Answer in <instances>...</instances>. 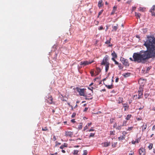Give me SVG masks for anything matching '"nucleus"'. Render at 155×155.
Returning a JSON list of instances; mask_svg holds the SVG:
<instances>
[{"instance_id": "1", "label": "nucleus", "mask_w": 155, "mask_h": 155, "mask_svg": "<svg viewBox=\"0 0 155 155\" xmlns=\"http://www.w3.org/2000/svg\"><path fill=\"white\" fill-rule=\"evenodd\" d=\"M146 41H144L143 45L147 48L146 51L141 50L140 51L148 59L155 57V38L153 36L147 35Z\"/></svg>"}, {"instance_id": "2", "label": "nucleus", "mask_w": 155, "mask_h": 155, "mask_svg": "<svg viewBox=\"0 0 155 155\" xmlns=\"http://www.w3.org/2000/svg\"><path fill=\"white\" fill-rule=\"evenodd\" d=\"M133 59L131 58H129L130 60L134 62L145 63L148 59L144 55L140 52L139 53H134L133 56Z\"/></svg>"}, {"instance_id": "3", "label": "nucleus", "mask_w": 155, "mask_h": 155, "mask_svg": "<svg viewBox=\"0 0 155 155\" xmlns=\"http://www.w3.org/2000/svg\"><path fill=\"white\" fill-rule=\"evenodd\" d=\"M76 90L78 92L80 96L86 97L85 98V99L86 100H89L90 99H92V97H90L89 98H88L87 97V96L88 94L86 91V89L80 88L78 87H77L76 88Z\"/></svg>"}, {"instance_id": "4", "label": "nucleus", "mask_w": 155, "mask_h": 155, "mask_svg": "<svg viewBox=\"0 0 155 155\" xmlns=\"http://www.w3.org/2000/svg\"><path fill=\"white\" fill-rule=\"evenodd\" d=\"M120 61H121L125 66L126 67L127 66H129V63L127 59H125L121 57L120 58Z\"/></svg>"}, {"instance_id": "5", "label": "nucleus", "mask_w": 155, "mask_h": 155, "mask_svg": "<svg viewBox=\"0 0 155 155\" xmlns=\"http://www.w3.org/2000/svg\"><path fill=\"white\" fill-rule=\"evenodd\" d=\"M93 62V61H81L80 62V64L81 65H83L84 66H85L90 64Z\"/></svg>"}, {"instance_id": "6", "label": "nucleus", "mask_w": 155, "mask_h": 155, "mask_svg": "<svg viewBox=\"0 0 155 155\" xmlns=\"http://www.w3.org/2000/svg\"><path fill=\"white\" fill-rule=\"evenodd\" d=\"M109 58V57L107 55H106L104 58L102 62L101 63V65H105L107 63H109L107 62L108 59Z\"/></svg>"}, {"instance_id": "7", "label": "nucleus", "mask_w": 155, "mask_h": 155, "mask_svg": "<svg viewBox=\"0 0 155 155\" xmlns=\"http://www.w3.org/2000/svg\"><path fill=\"white\" fill-rule=\"evenodd\" d=\"M45 98L47 100V102H48L50 104H52V103L53 99L52 97V96L51 95L49 94H48L47 96H46Z\"/></svg>"}, {"instance_id": "8", "label": "nucleus", "mask_w": 155, "mask_h": 155, "mask_svg": "<svg viewBox=\"0 0 155 155\" xmlns=\"http://www.w3.org/2000/svg\"><path fill=\"white\" fill-rule=\"evenodd\" d=\"M139 153L140 155H145V150L143 148H140L139 150Z\"/></svg>"}, {"instance_id": "9", "label": "nucleus", "mask_w": 155, "mask_h": 155, "mask_svg": "<svg viewBox=\"0 0 155 155\" xmlns=\"http://www.w3.org/2000/svg\"><path fill=\"white\" fill-rule=\"evenodd\" d=\"M73 134V132L69 131H66L65 136L67 137H71Z\"/></svg>"}, {"instance_id": "10", "label": "nucleus", "mask_w": 155, "mask_h": 155, "mask_svg": "<svg viewBox=\"0 0 155 155\" xmlns=\"http://www.w3.org/2000/svg\"><path fill=\"white\" fill-rule=\"evenodd\" d=\"M93 84H94V83H92L89 85V86L91 87L90 88L89 87H88V89H89V90H90L91 91L92 93V90L93 89H95V87H94V86H92V85H93Z\"/></svg>"}, {"instance_id": "11", "label": "nucleus", "mask_w": 155, "mask_h": 155, "mask_svg": "<svg viewBox=\"0 0 155 155\" xmlns=\"http://www.w3.org/2000/svg\"><path fill=\"white\" fill-rule=\"evenodd\" d=\"M105 65V71L106 72H107L109 69L110 63H107V64H106Z\"/></svg>"}, {"instance_id": "12", "label": "nucleus", "mask_w": 155, "mask_h": 155, "mask_svg": "<svg viewBox=\"0 0 155 155\" xmlns=\"http://www.w3.org/2000/svg\"><path fill=\"white\" fill-rule=\"evenodd\" d=\"M102 0H100L99 1L98 3V6L100 8L101 7L103 6V4L102 3Z\"/></svg>"}, {"instance_id": "13", "label": "nucleus", "mask_w": 155, "mask_h": 155, "mask_svg": "<svg viewBox=\"0 0 155 155\" xmlns=\"http://www.w3.org/2000/svg\"><path fill=\"white\" fill-rule=\"evenodd\" d=\"M118 25L117 24L116 26H112L113 29L112 30V31H116L118 28Z\"/></svg>"}, {"instance_id": "14", "label": "nucleus", "mask_w": 155, "mask_h": 155, "mask_svg": "<svg viewBox=\"0 0 155 155\" xmlns=\"http://www.w3.org/2000/svg\"><path fill=\"white\" fill-rule=\"evenodd\" d=\"M130 74V73H127L123 74H122V75L125 78H127L129 77Z\"/></svg>"}, {"instance_id": "15", "label": "nucleus", "mask_w": 155, "mask_h": 155, "mask_svg": "<svg viewBox=\"0 0 155 155\" xmlns=\"http://www.w3.org/2000/svg\"><path fill=\"white\" fill-rule=\"evenodd\" d=\"M117 6H114L113 8V10L112 12L111 13V15L114 14L115 12L116 9L117 8Z\"/></svg>"}, {"instance_id": "16", "label": "nucleus", "mask_w": 155, "mask_h": 155, "mask_svg": "<svg viewBox=\"0 0 155 155\" xmlns=\"http://www.w3.org/2000/svg\"><path fill=\"white\" fill-rule=\"evenodd\" d=\"M111 55L113 56V57L115 58H117V54L115 53L114 51H113V52L112 53Z\"/></svg>"}, {"instance_id": "17", "label": "nucleus", "mask_w": 155, "mask_h": 155, "mask_svg": "<svg viewBox=\"0 0 155 155\" xmlns=\"http://www.w3.org/2000/svg\"><path fill=\"white\" fill-rule=\"evenodd\" d=\"M147 127V124L144 125V124H143V125L142 127V131H143L144 130H145L146 129Z\"/></svg>"}, {"instance_id": "18", "label": "nucleus", "mask_w": 155, "mask_h": 155, "mask_svg": "<svg viewBox=\"0 0 155 155\" xmlns=\"http://www.w3.org/2000/svg\"><path fill=\"white\" fill-rule=\"evenodd\" d=\"M106 87H107V88L109 89H110L112 88L113 87V85L111 84L110 85H105Z\"/></svg>"}, {"instance_id": "19", "label": "nucleus", "mask_w": 155, "mask_h": 155, "mask_svg": "<svg viewBox=\"0 0 155 155\" xmlns=\"http://www.w3.org/2000/svg\"><path fill=\"white\" fill-rule=\"evenodd\" d=\"M110 144V142H105L104 144V146L105 147H107L109 146Z\"/></svg>"}, {"instance_id": "20", "label": "nucleus", "mask_w": 155, "mask_h": 155, "mask_svg": "<svg viewBox=\"0 0 155 155\" xmlns=\"http://www.w3.org/2000/svg\"><path fill=\"white\" fill-rule=\"evenodd\" d=\"M125 137V136H124V135L122 136H120V137H118V140H122L124 139Z\"/></svg>"}, {"instance_id": "21", "label": "nucleus", "mask_w": 155, "mask_h": 155, "mask_svg": "<svg viewBox=\"0 0 155 155\" xmlns=\"http://www.w3.org/2000/svg\"><path fill=\"white\" fill-rule=\"evenodd\" d=\"M141 15V14L139 13L136 12H135V16L139 18H140V16Z\"/></svg>"}, {"instance_id": "22", "label": "nucleus", "mask_w": 155, "mask_h": 155, "mask_svg": "<svg viewBox=\"0 0 155 155\" xmlns=\"http://www.w3.org/2000/svg\"><path fill=\"white\" fill-rule=\"evenodd\" d=\"M143 86H141L139 88V89L138 90V92H143Z\"/></svg>"}, {"instance_id": "23", "label": "nucleus", "mask_w": 155, "mask_h": 155, "mask_svg": "<svg viewBox=\"0 0 155 155\" xmlns=\"http://www.w3.org/2000/svg\"><path fill=\"white\" fill-rule=\"evenodd\" d=\"M82 123H79V125L78 127V129H81L82 128Z\"/></svg>"}, {"instance_id": "24", "label": "nucleus", "mask_w": 155, "mask_h": 155, "mask_svg": "<svg viewBox=\"0 0 155 155\" xmlns=\"http://www.w3.org/2000/svg\"><path fill=\"white\" fill-rule=\"evenodd\" d=\"M131 115H127V117L126 118V119L127 120H129L130 119V118L131 117Z\"/></svg>"}, {"instance_id": "25", "label": "nucleus", "mask_w": 155, "mask_h": 155, "mask_svg": "<svg viewBox=\"0 0 155 155\" xmlns=\"http://www.w3.org/2000/svg\"><path fill=\"white\" fill-rule=\"evenodd\" d=\"M118 66L119 69H122L123 68V66L120 63H119L118 64Z\"/></svg>"}, {"instance_id": "26", "label": "nucleus", "mask_w": 155, "mask_h": 155, "mask_svg": "<svg viewBox=\"0 0 155 155\" xmlns=\"http://www.w3.org/2000/svg\"><path fill=\"white\" fill-rule=\"evenodd\" d=\"M145 9H146V8H144V7L142 8V7H140V8L139 10L140 11H141L143 12L144 11Z\"/></svg>"}, {"instance_id": "27", "label": "nucleus", "mask_w": 155, "mask_h": 155, "mask_svg": "<svg viewBox=\"0 0 155 155\" xmlns=\"http://www.w3.org/2000/svg\"><path fill=\"white\" fill-rule=\"evenodd\" d=\"M153 144L152 143H150L149 145L148 146V147L149 150H151L153 147Z\"/></svg>"}, {"instance_id": "28", "label": "nucleus", "mask_w": 155, "mask_h": 155, "mask_svg": "<svg viewBox=\"0 0 155 155\" xmlns=\"http://www.w3.org/2000/svg\"><path fill=\"white\" fill-rule=\"evenodd\" d=\"M90 74H91V76H94V70H91L90 71Z\"/></svg>"}, {"instance_id": "29", "label": "nucleus", "mask_w": 155, "mask_h": 155, "mask_svg": "<svg viewBox=\"0 0 155 155\" xmlns=\"http://www.w3.org/2000/svg\"><path fill=\"white\" fill-rule=\"evenodd\" d=\"M78 150H74V154L77 155L78 154Z\"/></svg>"}, {"instance_id": "30", "label": "nucleus", "mask_w": 155, "mask_h": 155, "mask_svg": "<svg viewBox=\"0 0 155 155\" xmlns=\"http://www.w3.org/2000/svg\"><path fill=\"white\" fill-rule=\"evenodd\" d=\"M155 5H153L151 8V9L150 10V11H154L155 10Z\"/></svg>"}, {"instance_id": "31", "label": "nucleus", "mask_w": 155, "mask_h": 155, "mask_svg": "<svg viewBox=\"0 0 155 155\" xmlns=\"http://www.w3.org/2000/svg\"><path fill=\"white\" fill-rule=\"evenodd\" d=\"M104 10L103 9L101 10L100 12H99L98 15L97 16V18L99 17V16L101 15L102 14V13L103 12Z\"/></svg>"}, {"instance_id": "32", "label": "nucleus", "mask_w": 155, "mask_h": 155, "mask_svg": "<svg viewBox=\"0 0 155 155\" xmlns=\"http://www.w3.org/2000/svg\"><path fill=\"white\" fill-rule=\"evenodd\" d=\"M87 151L86 150H84L83 151V155H87Z\"/></svg>"}, {"instance_id": "33", "label": "nucleus", "mask_w": 155, "mask_h": 155, "mask_svg": "<svg viewBox=\"0 0 155 155\" xmlns=\"http://www.w3.org/2000/svg\"><path fill=\"white\" fill-rule=\"evenodd\" d=\"M150 12L151 13L152 16H155V13L153 11H150Z\"/></svg>"}, {"instance_id": "34", "label": "nucleus", "mask_w": 155, "mask_h": 155, "mask_svg": "<svg viewBox=\"0 0 155 155\" xmlns=\"http://www.w3.org/2000/svg\"><path fill=\"white\" fill-rule=\"evenodd\" d=\"M48 129L46 127H44V128H42V130L43 131H47Z\"/></svg>"}, {"instance_id": "35", "label": "nucleus", "mask_w": 155, "mask_h": 155, "mask_svg": "<svg viewBox=\"0 0 155 155\" xmlns=\"http://www.w3.org/2000/svg\"><path fill=\"white\" fill-rule=\"evenodd\" d=\"M140 139H141V138L139 137V138H138V139H137V140H136V143H138L139 142V141H140Z\"/></svg>"}, {"instance_id": "36", "label": "nucleus", "mask_w": 155, "mask_h": 155, "mask_svg": "<svg viewBox=\"0 0 155 155\" xmlns=\"http://www.w3.org/2000/svg\"><path fill=\"white\" fill-rule=\"evenodd\" d=\"M62 145L64 147H68V144L66 143H64Z\"/></svg>"}, {"instance_id": "37", "label": "nucleus", "mask_w": 155, "mask_h": 155, "mask_svg": "<svg viewBox=\"0 0 155 155\" xmlns=\"http://www.w3.org/2000/svg\"><path fill=\"white\" fill-rule=\"evenodd\" d=\"M114 131H110V135H114Z\"/></svg>"}, {"instance_id": "38", "label": "nucleus", "mask_w": 155, "mask_h": 155, "mask_svg": "<svg viewBox=\"0 0 155 155\" xmlns=\"http://www.w3.org/2000/svg\"><path fill=\"white\" fill-rule=\"evenodd\" d=\"M56 144L55 145V147H57L58 145H60L61 144V143H58L57 141H56Z\"/></svg>"}, {"instance_id": "39", "label": "nucleus", "mask_w": 155, "mask_h": 155, "mask_svg": "<svg viewBox=\"0 0 155 155\" xmlns=\"http://www.w3.org/2000/svg\"><path fill=\"white\" fill-rule=\"evenodd\" d=\"M147 29L146 28L143 29V32L144 33H145L146 32H147Z\"/></svg>"}, {"instance_id": "40", "label": "nucleus", "mask_w": 155, "mask_h": 155, "mask_svg": "<svg viewBox=\"0 0 155 155\" xmlns=\"http://www.w3.org/2000/svg\"><path fill=\"white\" fill-rule=\"evenodd\" d=\"M75 115H76V114L75 113H73L71 116V117L72 118H74L75 117Z\"/></svg>"}, {"instance_id": "41", "label": "nucleus", "mask_w": 155, "mask_h": 155, "mask_svg": "<svg viewBox=\"0 0 155 155\" xmlns=\"http://www.w3.org/2000/svg\"><path fill=\"white\" fill-rule=\"evenodd\" d=\"M110 43V40H107L105 42V43L107 44Z\"/></svg>"}, {"instance_id": "42", "label": "nucleus", "mask_w": 155, "mask_h": 155, "mask_svg": "<svg viewBox=\"0 0 155 155\" xmlns=\"http://www.w3.org/2000/svg\"><path fill=\"white\" fill-rule=\"evenodd\" d=\"M143 94V92H138V95L142 96Z\"/></svg>"}, {"instance_id": "43", "label": "nucleus", "mask_w": 155, "mask_h": 155, "mask_svg": "<svg viewBox=\"0 0 155 155\" xmlns=\"http://www.w3.org/2000/svg\"><path fill=\"white\" fill-rule=\"evenodd\" d=\"M127 123V121H123V124L122 125V126H124Z\"/></svg>"}, {"instance_id": "44", "label": "nucleus", "mask_w": 155, "mask_h": 155, "mask_svg": "<svg viewBox=\"0 0 155 155\" xmlns=\"http://www.w3.org/2000/svg\"><path fill=\"white\" fill-rule=\"evenodd\" d=\"M124 110L125 111L126 110V108L127 107V108H128L129 106H124Z\"/></svg>"}, {"instance_id": "45", "label": "nucleus", "mask_w": 155, "mask_h": 155, "mask_svg": "<svg viewBox=\"0 0 155 155\" xmlns=\"http://www.w3.org/2000/svg\"><path fill=\"white\" fill-rule=\"evenodd\" d=\"M103 29V27L102 26H101L98 29L99 30H101Z\"/></svg>"}, {"instance_id": "46", "label": "nucleus", "mask_w": 155, "mask_h": 155, "mask_svg": "<svg viewBox=\"0 0 155 155\" xmlns=\"http://www.w3.org/2000/svg\"><path fill=\"white\" fill-rule=\"evenodd\" d=\"M151 68H150V67H147V70H146V72L147 73V71H149L150 69Z\"/></svg>"}, {"instance_id": "47", "label": "nucleus", "mask_w": 155, "mask_h": 155, "mask_svg": "<svg viewBox=\"0 0 155 155\" xmlns=\"http://www.w3.org/2000/svg\"><path fill=\"white\" fill-rule=\"evenodd\" d=\"M119 80V78L118 77H117L115 80V82H117Z\"/></svg>"}, {"instance_id": "48", "label": "nucleus", "mask_w": 155, "mask_h": 155, "mask_svg": "<svg viewBox=\"0 0 155 155\" xmlns=\"http://www.w3.org/2000/svg\"><path fill=\"white\" fill-rule=\"evenodd\" d=\"M88 109V107H85L84 109V112L86 111Z\"/></svg>"}, {"instance_id": "49", "label": "nucleus", "mask_w": 155, "mask_h": 155, "mask_svg": "<svg viewBox=\"0 0 155 155\" xmlns=\"http://www.w3.org/2000/svg\"><path fill=\"white\" fill-rule=\"evenodd\" d=\"M133 128V127H129L128 128V130H131Z\"/></svg>"}, {"instance_id": "50", "label": "nucleus", "mask_w": 155, "mask_h": 155, "mask_svg": "<svg viewBox=\"0 0 155 155\" xmlns=\"http://www.w3.org/2000/svg\"><path fill=\"white\" fill-rule=\"evenodd\" d=\"M94 134L93 133H91L90 134V137H93L94 136Z\"/></svg>"}, {"instance_id": "51", "label": "nucleus", "mask_w": 155, "mask_h": 155, "mask_svg": "<svg viewBox=\"0 0 155 155\" xmlns=\"http://www.w3.org/2000/svg\"><path fill=\"white\" fill-rule=\"evenodd\" d=\"M114 62H115V64H117V65H118L119 63H118V62L116 60H115V61H114Z\"/></svg>"}, {"instance_id": "52", "label": "nucleus", "mask_w": 155, "mask_h": 155, "mask_svg": "<svg viewBox=\"0 0 155 155\" xmlns=\"http://www.w3.org/2000/svg\"><path fill=\"white\" fill-rule=\"evenodd\" d=\"M130 152V153H129V155H132V154H134V152L132 151H131Z\"/></svg>"}, {"instance_id": "53", "label": "nucleus", "mask_w": 155, "mask_h": 155, "mask_svg": "<svg viewBox=\"0 0 155 155\" xmlns=\"http://www.w3.org/2000/svg\"><path fill=\"white\" fill-rule=\"evenodd\" d=\"M88 128V127L87 126H86L84 128V130H85L87 129Z\"/></svg>"}, {"instance_id": "54", "label": "nucleus", "mask_w": 155, "mask_h": 155, "mask_svg": "<svg viewBox=\"0 0 155 155\" xmlns=\"http://www.w3.org/2000/svg\"><path fill=\"white\" fill-rule=\"evenodd\" d=\"M148 94H144V96L145 98H147L148 96Z\"/></svg>"}, {"instance_id": "55", "label": "nucleus", "mask_w": 155, "mask_h": 155, "mask_svg": "<svg viewBox=\"0 0 155 155\" xmlns=\"http://www.w3.org/2000/svg\"><path fill=\"white\" fill-rule=\"evenodd\" d=\"M71 122L73 123H75V121L74 119H72L71 120Z\"/></svg>"}, {"instance_id": "56", "label": "nucleus", "mask_w": 155, "mask_h": 155, "mask_svg": "<svg viewBox=\"0 0 155 155\" xmlns=\"http://www.w3.org/2000/svg\"><path fill=\"white\" fill-rule=\"evenodd\" d=\"M117 129L120 130V129H121V126H119L117 127Z\"/></svg>"}, {"instance_id": "57", "label": "nucleus", "mask_w": 155, "mask_h": 155, "mask_svg": "<svg viewBox=\"0 0 155 155\" xmlns=\"http://www.w3.org/2000/svg\"><path fill=\"white\" fill-rule=\"evenodd\" d=\"M136 143V141H134V140H133L132 141V143L133 144H135Z\"/></svg>"}, {"instance_id": "58", "label": "nucleus", "mask_w": 155, "mask_h": 155, "mask_svg": "<svg viewBox=\"0 0 155 155\" xmlns=\"http://www.w3.org/2000/svg\"><path fill=\"white\" fill-rule=\"evenodd\" d=\"M64 147L63 146V145H62L60 147V148L61 149H63L64 148Z\"/></svg>"}, {"instance_id": "59", "label": "nucleus", "mask_w": 155, "mask_h": 155, "mask_svg": "<svg viewBox=\"0 0 155 155\" xmlns=\"http://www.w3.org/2000/svg\"><path fill=\"white\" fill-rule=\"evenodd\" d=\"M115 58H114V57H113L112 58H111V59L112 61H115L116 60L115 59Z\"/></svg>"}, {"instance_id": "60", "label": "nucleus", "mask_w": 155, "mask_h": 155, "mask_svg": "<svg viewBox=\"0 0 155 155\" xmlns=\"http://www.w3.org/2000/svg\"><path fill=\"white\" fill-rule=\"evenodd\" d=\"M136 37L137 38H140L139 35H136Z\"/></svg>"}, {"instance_id": "61", "label": "nucleus", "mask_w": 155, "mask_h": 155, "mask_svg": "<svg viewBox=\"0 0 155 155\" xmlns=\"http://www.w3.org/2000/svg\"><path fill=\"white\" fill-rule=\"evenodd\" d=\"M142 97V96L138 95V99H140Z\"/></svg>"}, {"instance_id": "62", "label": "nucleus", "mask_w": 155, "mask_h": 155, "mask_svg": "<svg viewBox=\"0 0 155 155\" xmlns=\"http://www.w3.org/2000/svg\"><path fill=\"white\" fill-rule=\"evenodd\" d=\"M53 139H54V141L55 140H56V137L55 136H54Z\"/></svg>"}, {"instance_id": "63", "label": "nucleus", "mask_w": 155, "mask_h": 155, "mask_svg": "<svg viewBox=\"0 0 155 155\" xmlns=\"http://www.w3.org/2000/svg\"><path fill=\"white\" fill-rule=\"evenodd\" d=\"M122 100H121V101L120 100H118V103L119 104H120V103L122 102Z\"/></svg>"}, {"instance_id": "64", "label": "nucleus", "mask_w": 155, "mask_h": 155, "mask_svg": "<svg viewBox=\"0 0 155 155\" xmlns=\"http://www.w3.org/2000/svg\"><path fill=\"white\" fill-rule=\"evenodd\" d=\"M61 151L63 153H65V151L64 150H61Z\"/></svg>"}]
</instances>
